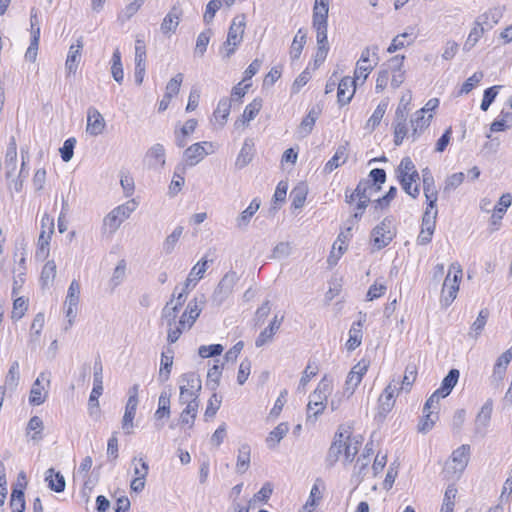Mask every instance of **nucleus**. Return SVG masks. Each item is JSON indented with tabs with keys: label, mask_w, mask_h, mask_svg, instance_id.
<instances>
[{
	"label": "nucleus",
	"mask_w": 512,
	"mask_h": 512,
	"mask_svg": "<svg viewBox=\"0 0 512 512\" xmlns=\"http://www.w3.org/2000/svg\"><path fill=\"white\" fill-rule=\"evenodd\" d=\"M332 392V381L326 376L321 379L316 389L310 394L307 404V421L315 422L326 407L327 398Z\"/></svg>",
	"instance_id": "1"
},
{
	"label": "nucleus",
	"mask_w": 512,
	"mask_h": 512,
	"mask_svg": "<svg viewBox=\"0 0 512 512\" xmlns=\"http://www.w3.org/2000/svg\"><path fill=\"white\" fill-rule=\"evenodd\" d=\"M462 275L463 270L461 265L458 262L452 263L442 287L441 303L444 306H449L455 300Z\"/></svg>",
	"instance_id": "2"
},
{
	"label": "nucleus",
	"mask_w": 512,
	"mask_h": 512,
	"mask_svg": "<svg viewBox=\"0 0 512 512\" xmlns=\"http://www.w3.org/2000/svg\"><path fill=\"white\" fill-rule=\"evenodd\" d=\"M312 27L316 31L317 51L315 54V64L319 65L327 57L329 45L327 39L328 16L312 15Z\"/></svg>",
	"instance_id": "3"
},
{
	"label": "nucleus",
	"mask_w": 512,
	"mask_h": 512,
	"mask_svg": "<svg viewBox=\"0 0 512 512\" xmlns=\"http://www.w3.org/2000/svg\"><path fill=\"white\" fill-rule=\"evenodd\" d=\"M202 383L200 376L194 372L183 374L179 379V402L185 404L189 399H199Z\"/></svg>",
	"instance_id": "4"
},
{
	"label": "nucleus",
	"mask_w": 512,
	"mask_h": 512,
	"mask_svg": "<svg viewBox=\"0 0 512 512\" xmlns=\"http://www.w3.org/2000/svg\"><path fill=\"white\" fill-rule=\"evenodd\" d=\"M93 370V389L88 401V410L90 416L98 418L100 414L98 398L103 393V367L100 360L95 361Z\"/></svg>",
	"instance_id": "5"
},
{
	"label": "nucleus",
	"mask_w": 512,
	"mask_h": 512,
	"mask_svg": "<svg viewBox=\"0 0 512 512\" xmlns=\"http://www.w3.org/2000/svg\"><path fill=\"white\" fill-rule=\"evenodd\" d=\"M41 229L42 230L38 238L36 258L44 260L49 255L50 239L54 232V219L48 214H44L41 219Z\"/></svg>",
	"instance_id": "6"
},
{
	"label": "nucleus",
	"mask_w": 512,
	"mask_h": 512,
	"mask_svg": "<svg viewBox=\"0 0 512 512\" xmlns=\"http://www.w3.org/2000/svg\"><path fill=\"white\" fill-rule=\"evenodd\" d=\"M214 152V145L212 142L203 141L194 143L183 152V161L187 166H195L201 162L205 156Z\"/></svg>",
	"instance_id": "7"
},
{
	"label": "nucleus",
	"mask_w": 512,
	"mask_h": 512,
	"mask_svg": "<svg viewBox=\"0 0 512 512\" xmlns=\"http://www.w3.org/2000/svg\"><path fill=\"white\" fill-rule=\"evenodd\" d=\"M238 281L236 272H227L219 281L215 288L212 301L217 305H221L232 294L235 284Z\"/></svg>",
	"instance_id": "8"
},
{
	"label": "nucleus",
	"mask_w": 512,
	"mask_h": 512,
	"mask_svg": "<svg viewBox=\"0 0 512 512\" xmlns=\"http://www.w3.org/2000/svg\"><path fill=\"white\" fill-rule=\"evenodd\" d=\"M494 402L491 398L487 399L480 408L474 420V434L481 438L485 437L490 426Z\"/></svg>",
	"instance_id": "9"
},
{
	"label": "nucleus",
	"mask_w": 512,
	"mask_h": 512,
	"mask_svg": "<svg viewBox=\"0 0 512 512\" xmlns=\"http://www.w3.org/2000/svg\"><path fill=\"white\" fill-rule=\"evenodd\" d=\"M80 300V284L73 280L70 283V286L67 291V296L65 299L66 306V317L68 318V324L65 326V330H68L74 323V320L77 315V306Z\"/></svg>",
	"instance_id": "10"
},
{
	"label": "nucleus",
	"mask_w": 512,
	"mask_h": 512,
	"mask_svg": "<svg viewBox=\"0 0 512 512\" xmlns=\"http://www.w3.org/2000/svg\"><path fill=\"white\" fill-rule=\"evenodd\" d=\"M373 244L377 250L386 247L393 239L394 233L391 230V220L385 218L373 231Z\"/></svg>",
	"instance_id": "11"
},
{
	"label": "nucleus",
	"mask_w": 512,
	"mask_h": 512,
	"mask_svg": "<svg viewBox=\"0 0 512 512\" xmlns=\"http://www.w3.org/2000/svg\"><path fill=\"white\" fill-rule=\"evenodd\" d=\"M204 304V296L202 295L200 299L194 298L192 299L184 313L181 315L179 324L182 328H188L190 329L196 319L199 317L201 311H202V305Z\"/></svg>",
	"instance_id": "12"
},
{
	"label": "nucleus",
	"mask_w": 512,
	"mask_h": 512,
	"mask_svg": "<svg viewBox=\"0 0 512 512\" xmlns=\"http://www.w3.org/2000/svg\"><path fill=\"white\" fill-rule=\"evenodd\" d=\"M344 439H349V431L346 429L339 428L335 433L333 442L328 450L326 456V462L332 466L334 465L340 458V455L343 450V441Z\"/></svg>",
	"instance_id": "13"
},
{
	"label": "nucleus",
	"mask_w": 512,
	"mask_h": 512,
	"mask_svg": "<svg viewBox=\"0 0 512 512\" xmlns=\"http://www.w3.org/2000/svg\"><path fill=\"white\" fill-rule=\"evenodd\" d=\"M49 376H50V373L42 372V373H40L38 378L33 383L32 388L30 390V395H29V403L31 405L38 406L45 402L48 392L41 385V382L46 381L47 384H49L50 383Z\"/></svg>",
	"instance_id": "14"
},
{
	"label": "nucleus",
	"mask_w": 512,
	"mask_h": 512,
	"mask_svg": "<svg viewBox=\"0 0 512 512\" xmlns=\"http://www.w3.org/2000/svg\"><path fill=\"white\" fill-rule=\"evenodd\" d=\"M512 205V195L510 193H504L499 201L498 205L493 207V213L490 218L491 231H496L501 225V220L507 209Z\"/></svg>",
	"instance_id": "15"
},
{
	"label": "nucleus",
	"mask_w": 512,
	"mask_h": 512,
	"mask_svg": "<svg viewBox=\"0 0 512 512\" xmlns=\"http://www.w3.org/2000/svg\"><path fill=\"white\" fill-rule=\"evenodd\" d=\"M105 127L106 122L102 114L95 107H89L87 110L86 132L95 137L102 134Z\"/></svg>",
	"instance_id": "16"
},
{
	"label": "nucleus",
	"mask_w": 512,
	"mask_h": 512,
	"mask_svg": "<svg viewBox=\"0 0 512 512\" xmlns=\"http://www.w3.org/2000/svg\"><path fill=\"white\" fill-rule=\"evenodd\" d=\"M368 363L365 360L358 362L349 372L346 382L345 390L352 395L356 387L361 383L363 375L367 372Z\"/></svg>",
	"instance_id": "17"
},
{
	"label": "nucleus",
	"mask_w": 512,
	"mask_h": 512,
	"mask_svg": "<svg viewBox=\"0 0 512 512\" xmlns=\"http://www.w3.org/2000/svg\"><path fill=\"white\" fill-rule=\"evenodd\" d=\"M433 118L432 113L424 114V111H416L414 115L410 119V125L412 132L410 134V137L412 138V141H415L421 133L429 127L431 119Z\"/></svg>",
	"instance_id": "18"
},
{
	"label": "nucleus",
	"mask_w": 512,
	"mask_h": 512,
	"mask_svg": "<svg viewBox=\"0 0 512 512\" xmlns=\"http://www.w3.org/2000/svg\"><path fill=\"white\" fill-rule=\"evenodd\" d=\"M321 107L319 105L313 106L308 114L302 119L297 128V135L299 138L307 137L313 130L316 120L321 114Z\"/></svg>",
	"instance_id": "19"
},
{
	"label": "nucleus",
	"mask_w": 512,
	"mask_h": 512,
	"mask_svg": "<svg viewBox=\"0 0 512 512\" xmlns=\"http://www.w3.org/2000/svg\"><path fill=\"white\" fill-rule=\"evenodd\" d=\"M356 84L357 81L351 77H344L340 80L337 87V98L338 103L341 106H344L351 101L355 93Z\"/></svg>",
	"instance_id": "20"
},
{
	"label": "nucleus",
	"mask_w": 512,
	"mask_h": 512,
	"mask_svg": "<svg viewBox=\"0 0 512 512\" xmlns=\"http://www.w3.org/2000/svg\"><path fill=\"white\" fill-rule=\"evenodd\" d=\"M245 27L246 17L244 14L237 15L233 18L227 34V38L232 41V44H241L244 36Z\"/></svg>",
	"instance_id": "21"
},
{
	"label": "nucleus",
	"mask_w": 512,
	"mask_h": 512,
	"mask_svg": "<svg viewBox=\"0 0 512 512\" xmlns=\"http://www.w3.org/2000/svg\"><path fill=\"white\" fill-rule=\"evenodd\" d=\"M470 455V446L463 444L453 451L451 455L452 469L454 473L461 474L466 468Z\"/></svg>",
	"instance_id": "22"
},
{
	"label": "nucleus",
	"mask_w": 512,
	"mask_h": 512,
	"mask_svg": "<svg viewBox=\"0 0 512 512\" xmlns=\"http://www.w3.org/2000/svg\"><path fill=\"white\" fill-rule=\"evenodd\" d=\"M149 168L156 169L165 165V149L162 144H154L145 154L144 159Z\"/></svg>",
	"instance_id": "23"
},
{
	"label": "nucleus",
	"mask_w": 512,
	"mask_h": 512,
	"mask_svg": "<svg viewBox=\"0 0 512 512\" xmlns=\"http://www.w3.org/2000/svg\"><path fill=\"white\" fill-rule=\"evenodd\" d=\"M372 57H373V63H371V62H369L367 64L361 63V62L356 63L354 79L357 82L361 81V84H363L365 82V80L367 79V77L369 76L370 72L374 69V67L377 66V64L379 62L378 46H373Z\"/></svg>",
	"instance_id": "24"
},
{
	"label": "nucleus",
	"mask_w": 512,
	"mask_h": 512,
	"mask_svg": "<svg viewBox=\"0 0 512 512\" xmlns=\"http://www.w3.org/2000/svg\"><path fill=\"white\" fill-rule=\"evenodd\" d=\"M181 14V9L176 6H173L170 9V11L166 14L161 23V32L165 35L174 33L180 23Z\"/></svg>",
	"instance_id": "25"
},
{
	"label": "nucleus",
	"mask_w": 512,
	"mask_h": 512,
	"mask_svg": "<svg viewBox=\"0 0 512 512\" xmlns=\"http://www.w3.org/2000/svg\"><path fill=\"white\" fill-rule=\"evenodd\" d=\"M20 381L19 363L14 361L11 363L9 370L5 376L4 384L0 389L6 393H13L16 391Z\"/></svg>",
	"instance_id": "26"
},
{
	"label": "nucleus",
	"mask_w": 512,
	"mask_h": 512,
	"mask_svg": "<svg viewBox=\"0 0 512 512\" xmlns=\"http://www.w3.org/2000/svg\"><path fill=\"white\" fill-rule=\"evenodd\" d=\"M511 360H512V346L497 358L496 363L494 364L493 373H492V378L494 381L499 382V381L503 380L505 373H506V369H507L509 363L511 362Z\"/></svg>",
	"instance_id": "27"
},
{
	"label": "nucleus",
	"mask_w": 512,
	"mask_h": 512,
	"mask_svg": "<svg viewBox=\"0 0 512 512\" xmlns=\"http://www.w3.org/2000/svg\"><path fill=\"white\" fill-rule=\"evenodd\" d=\"M255 154V145L252 139H245L242 148L236 158L235 167L237 169H243L253 159Z\"/></svg>",
	"instance_id": "28"
},
{
	"label": "nucleus",
	"mask_w": 512,
	"mask_h": 512,
	"mask_svg": "<svg viewBox=\"0 0 512 512\" xmlns=\"http://www.w3.org/2000/svg\"><path fill=\"white\" fill-rule=\"evenodd\" d=\"M283 317L278 318L275 316L269 326L265 328L257 337L255 340L256 347H262L266 343L270 342L273 339V336L275 333L280 329V326L282 324Z\"/></svg>",
	"instance_id": "29"
},
{
	"label": "nucleus",
	"mask_w": 512,
	"mask_h": 512,
	"mask_svg": "<svg viewBox=\"0 0 512 512\" xmlns=\"http://www.w3.org/2000/svg\"><path fill=\"white\" fill-rule=\"evenodd\" d=\"M83 49V43L81 39L77 40L76 44H73L69 48V52L67 55L65 67L68 70L69 73H75L80 59H81V52Z\"/></svg>",
	"instance_id": "30"
},
{
	"label": "nucleus",
	"mask_w": 512,
	"mask_h": 512,
	"mask_svg": "<svg viewBox=\"0 0 512 512\" xmlns=\"http://www.w3.org/2000/svg\"><path fill=\"white\" fill-rule=\"evenodd\" d=\"M262 104L263 101L261 98L253 99V101L245 107L241 118L236 120L235 126L238 127L240 124L247 125L250 121H252L261 110Z\"/></svg>",
	"instance_id": "31"
},
{
	"label": "nucleus",
	"mask_w": 512,
	"mask_h": 512,
	"mask_svg": "<svg viewBox=\"0 0 512 512\" xmlns=\"http://www.w3.org/2000/svg\"><path fill=\"white\" fill-rule=\"evenodd\" d=\"M392 125L394 128V144L400 146L405 137L409 136L407 117H402L400 120V116H394Z\"/></svg>",
	"instance_id": "32"
},
{
	"label": "nucleus",
	"mask_w": 512,
	"mask_h": 512,
	"mask_svg": "<svg viewBox=\"0 0 512 512\" xmlns=\"http://www.w3.org/2000/svg\"><path fill=\"white\" fill-rule=\"evenodd\" d=\"M45 481L48 487L57 493H61L65 490L66 481L64 476L60 472H55L53 468H49L46 471Z\"/></svg>",
	"instance_id": "33"
},
{
	"label": "nucleus",
	"mask_w": 512,
	"mask_h": 512,
	"mask_svg": "<svg viewBox=\"0 0 512 512\" xmlns=\"http://www.w3.org/2000/svg\"><path fill=\"white\" fill-rule=\"evenodd\" d=\"M289 431V424L287 422L279 423L267 436L266 444L268 448L274 449L280 441L286 436Z\"/></svg>",
	"instance_id": "34"
},
{
	"label": "nucleus",
	"mask_w": 512,
	"mask_h": 512,
	"mask_svg": "<svg viewBox=\"0 0 512 512\" xmlns=\"http://www.w3.org/2000/svg\"><path fill=\"white\" fill-rule=\"evenodd\" d=\"M251 461V448L247 443L242 444L238 449L236 472L239 474L245 473Z\"/></svg>",
	"instance_id": "35"
},
{
	"label": "nucleus",
	"mask_w": 512,
	"mask_h": 512,
	"mask_svg": "<svg viewBox=\"0 0 512 512\" xmlns=\"http://www.w3.org/2000/svg\"><path fill=\"white\" fill-rule=\"evenodd\" d=\"M307 34L302 28H300L290 46L289 55L292 61L298 60L301 56L303 48L306 44Z\"/></svg>",
	"instance_id": "36"
},
{
	"label": "nucleus",
	"mask_w": 512,
	"mask_h": 512,
	"mask_svg": "<svg viewBox=\"0 0 512 512\" xmlns=\"http://www.w3.org/2000/svg\"><path fill=\"white\" fill-rule=\"evenodd\" d=\"M173 365V350L168 349L167 353L162 352L161 354V363H160V370L158 375V380L161 383L166 382L171 373Z\"/></svg>",
	"instance_id": "37"
},
{
	"label": "nucleus",
	"mask_w": 512,
	"mask_h": 512,
	"mask_svg": "<svg viewBox=\"0 0 512 512\" xmlns=\"http://www.w3.org/2000/svg\"><path fill=\"white\" fill-rule=\"evenodd\" d=\"M485 32V27L479 23L477 20H475L473 27L463 44V51L469 52L480 40V38L483 36Z\"/></svg>",
	"instance_id": "38"
},
{
	"label": "nucleus",
	"mask_w": 512,
	"mask_h": 512,
	"mask_svg": "<svg viewBox=\"0 0 512 512\" xmlns=\"http://www.w3.org/2000/svg\"><path fill=\"white\" fill-rule=\"evenodd\" d=\"M260 202L257 199H253L249 206L240 213L236 219V225L239 229H244L249 224L253 215L258 211Z\"/></svg>",
	"instance_id": "39"
},
{
	"label": "nucleus",
	"mask_w": 512,
	"mask_h": 512,
	"mask_svg": "<svg viewBox=\"0 0 512 512\" xmlns=\"http://www.w3.org/2000/svg\"><path fill=\"white\" fill-rule=\"evenodd\" d=\"M137 405L138 403H134V399L127 400L125 413L122 420V428L124 429L126 434L132 433L133 419L136 414Z\"/></svg>",
	"instance_id": "40"
},
{
	"label": "nucleus",
	"mask_w": 512,
	"mask_h": 512,
	"mask_svg": "<svg viewBox=\"0 0 512 512\" xmlns=\"http://www.w3.org/2000/svg\"><path fill=\"white\" fill-rule=\"evenodd\" d=\"M502 17L501 8H492L487 12L480 15L476 20L481 23L484 27L492 28L495 24H497Z\"/></svg>",
	"instance_id": "41"
},
{
	"label": "nucleus",
	"mask_w": 512,
	"mask_h": 512,
	"mask_svg": "<svg viewBox=\"0 0 512 512\" xmlns=\"http://www.w3.org/2000/svg\"><path fill=\"white\" fill-rule=\"evenodd\" d=\"M361 326L362 324L359 321L357 323H353L349 330V339L346 342V347L349 351L355 350L362 342Z\"/></svg>",
	"instance_id": "42"
},
{
	"label": "nucleus",
	"mask_w": 512,
	"mask_h": 512,
	"mask_svg": "<svg viewBox=\"0 0 512 512\" xmlns=\"http://www.w3.org/2000/svg\"><path fill=\"white\" fill-rule=\"evenodd\" d=\"M459 375L460 373L457 369H451L442 380L441 386L438 390L447 397L457 384Z\"/></svg>",
	"instance_id": "43"
},
{
	"label": "nucleus",
	"mask_w": 512,
	"mask_h": 512,
	"mask_svg": "<svg viewBox=\"0 0 512 512\" xmlns=\"http://www.w3.org/2000/svg\"><path fill=\"white\" fill-rule=\"evenodd\" d=\"M373 193H376L374 183L366 179L360 180L354 190V194L357 196V199H365L371 201V196Z\"/></svg>",
	"instance_id": "44"
},
{
	"label": "nucleus",
	"mask_w": 512,
	"mask_h": 512,
	"mask_svg": "<svg viewBox=\"0 0 512 512\" xmlns=\"http://www.w3.org/2000/svg\"><path fill=\"white\" fill-rule=\"evenodd\" d=\"M347 159V147L339 146L334 156L326 163L325 171L332 172L338 168L341 164L345 163Z\"/></svg>",
	"instance_id": "45"
},
{
	"label": "nucleus",
	"mask_w": 512,
	"mask_h": 512,
	"mask_svg": "<svg viewBox=\"0 0 512 512\" xmlns=\"http://www.w3.org/2000/svg\"><path fill=\"white\" fill-rule=\"evenodd\" d=\"M222 375V365L214 364L207 373L206 386L211 391H216Z\"/></svg>",
	"instance_id": "46"
},
{
	"label": "nucleus",
	"mask_w": 512,
	"mask_h": 512,
	"mask_svg": "<svg viewBox=\"0 0 512 512\" xmlns=\"http://www.w3.org/2000/svg\"><path fill=\"white\" fill-rule=\"evenodd\" d=\"M157 420L170 416V394L166 391L161 392L158 400V409L154 414Z\"/></svg>",
	"instance_id": "47"
},
{
	"label": "nucleus",
	"mask_w": 512,
	"mask_h": 512,
	"mask_svg": "<svg viewBox=\"0 0 512 512\" xmlns=\"http://www.w3.org/2000/svg\"><path fill=\"white\" fill-rule=\"evenodd\" d=\"M17 168V151L15 143L11 144L5 156V170L7 177H11Z\"/></svg>",
	"instance_id": "48"
},
{
	"label": "nucleus",
	"mask_w": 512,
	"mask_h": 512,
	"mask_svg": "<svg viewBox=\"0 0 512 512\" xmlns=\"http://www.w3.org/2000/svg\"><path fill=\"white\" fill-rule=\"evenodd\" d=\"M231 110V99L224 97L219 100L217 108L214 111V116L216 120H220V124L223 125Z\"/></svg>",
	"instance_id": "49"
},
{
	"label": "nucleus",
	"mask_w": 512,
	"mask_h": 512,
	"mask_svg": "<svg viewBox=\"0 0 512 512\" xmlns=\"http://www.w3.org/2000/svg\"><path fill=\"white\" fill-rule=\"evenodd\" d=\"M44 425L43 421L38 416H33L30 418L28 424H27V434L30 432H33L31 435V439L33 441H40L43 438L42 431H43Z\"/></svg>",
	"instance_id": "50"
},
{
	"label": "nucleus",
	"mask_w": 512,
	"mask_h": 512,
	"mask_svg": "<svg viewBox=\"0 0 512 512\" xmlns=\"http://www.w3.org/2000/svg\"><path fill=\"white\" fill-rule=\"evenodd\" d=\"M137 206H138V203L135 201V199H131V200L127 201L126 203L114 208L112 210V212L115 215H117L118 219L121 222H123L124 220L129 218V216L131 215L132 212H134L136 210Z\"/></svg>",
	"instance_id": "51"
},
{
	"label": "nucleus",
	"mask_w": 512,
	"mask_h": 512,
	"mask_svg": "<svg viewBox=\"0 0 512 512\" xmlns=\"http://www.w3.org/2000/svg\"><path fill=\"white\" fill-rule=\"evenodd\" d=\"M456 495H457V488L455 487V485H453V484L449 485L446 488L440 512H453L454 511Z\"/></svg>",
	"instance_id": "52"
},
{
	"label": "nucleus",
	"mask_w": 512,
	"mask_h": 512,
	"mask_svg": "<svg viewBox=\"0 0 512 512\" xmlns=\"http://www.w3.org/2000/svg\"><path fill=\"white\" fill-rule=\"evenodd\" d=\"M489 317V311L488 309L484 308L480 310L476 320L471 325V332L470 335L474 338H477L482 330L484 329L487 319Z\"/></svg>",
	"instance_id": "53"
},
{
	"label": "nucleus",
	"mask_w": 512,
	"mask_h": 512,
	"mask_svg": "<svg viewBox=\"0 0 512 512\" xmlns=\"http://www.w3.org/2000/svg\"><path fill=\"white\" fill-rule=\"evenodd\" d=\"M182 233H183V227L182 226H177L173 232L171 234H169L164 242H163V251L166 253V254H171L172 251L174 250L177 242L179 241L180 237L182 236Z\"/></svg>",
	"instance_id": "54"
},
{
	"label": "nucleus",
	"mask_w": 512,
	"mask_h": 512,
	"mask_svg": "<svg viewBox=\"0 0 512 512\" xmlns=\"http://www.w3.org/2000/svg\"><path fill=\"white\" fill-rule=\"evenodd\" d=\"M394 404L395 400L394 398H391L390 395H380L378 399V413L376 416L378 420L382 421L385 419L386 415L392 410Z\"/></svg>",
	"instance_id": "55"
},
{
	"label": "nucleus",
	"mask_w": 512,
	"mask_h": 512,
	"mask_svg": "<svg viewBox=\"0 0 512 512\" xmlns=\"http://www.w3.org/2000/svg\"><path fill=\"white\" fill-rule=\"evenodd\" d=\"M360 446V441L351 439H344L343 441V450H344V459L346 462L351 463L354 460L355 455L358 453Z\"/></svg>",
	"instance_id": "56"
},
{
	"label": "nucleus",
	"mask_w": 512,
	"mask_h": 512,
	"mask_svg": "<svg viewBox=\"0 0 512 512\" xmlns=\"http://www.w3.org/2000/svg\"><path fill=\"white\" fill-rule=\"evenodd\" d=\"M174 299L166 303L162 310V318L166 320L168 327L176 325V317L180 307L173 304Z\"/></svg>",
	"instance_id": "57"
},
{
	"label": "nucleus",
	"mask_w": 512,
	"mask_h": 512,
	"mask_svg": "<svg viewBox=\"0 0 512 512\" xmlns=\"http://www.w3.org/2000/svg\"><path fill=\"white\" fill-rule=\"evenodd\" d=\"M388 107L387 101H381L376 109L374 110L373 114L367 121V127H370L372 130L375 129L381 122L383 116L386 113Z\"/></svg>",
	"instance_id": "58"
},
{
	"label": "nucleus",
	"mask_w": 512,
	"mask_h": 512,
	"mask_svg": "<svg viewBox=\"0 0 512 512\" xmlns=\"http://www.w3.org/2000/svg\"><path fill=\"white\" fill-rule=\"evenodd\" d=\"M135 68L146 69V46L142 39L135 41Z\"/></svg>",
	"instance_id": "59"
},
{
	"label": "nucleus",
	"mask_w": 512,
	"mask_h": 512,
	"mask_svg": "<svg viewBox=\"0 0 512 512\" xmlns=\"http://www.w3.org/2000/svg\"><path fill=\"white\" fill-rule=\"evenodd\" d=\"M121 223L122 222L118 219L117 215H115L112 211L109 212L103 220V233L113 235L120 227Z\"/></svg>",
	"instance_id": "60"
},
{
	"label": "nucleus",
	"mask_w": 512,
	"mask_h": 512,
	"mask_svg": "<svg viewBox=\"0 0 512 512\" xmlns=\"http://www.w3.org/2000/svg\"><path fill=\"white\" fill-rule=\"evenodd\" d=\"M126 261L124 259L120 260L115 267L112 277L110 279V284L112 288H116L119 286L125 279L126 276Z\"/></svg>",
	"instance_id": "61"
},
{
	"label": "nucleus",
	"mask_w": 512,
	"mask_h": 512,
	"mask_svg": "<svg viewBox=\"0 0 512 512\" xmlns=\"http://www.w3.org/2000/svg\"><path fill=\"white\" fill-rule=\"evenodd\" d=\"M306 196H307V191L304 186L295 187L290 193L292 207L295 209L302 208L305 203Z\"/></svg>",
	"instance_id": "62"
},
{
	"label": "nucleus",
	"mask_w": 512,
	"mask_h": 512,
	"mask_svg": "<svg viewBox=\"0 0 512 512\" xmlns=\"http://www.w3.org/2000/svg\"><path fill=\"white\" fill-rule=\"evenodd\" d=\"M183 78H184L183 74L178 73L173 78H171L169 80V82L166 85V89H165L166 98H173L174 96H176L179 93L180 86L183 82Z\"/></svg>",
	"instance_id": "63"
},
{
	"label": "nucleus",
	"mask_w": 512,
	"mask_h": 512,
	"mask_svg": "<svg viewBox=\"0 0 512 512\" xmlns=\"http://www.w3.org/2000/svg\"><path fill=\"white\" fill-rule=\"evenodd\" d=\"M502 88L501 85H495L487 88L483 93V99L480 105L481 110L487 111L490 105L494 102L499 90Z\"/></svg>",
	"instance_id": "64"
}]
</instances>
